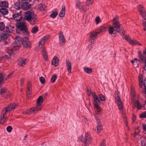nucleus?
<instances>
[{"label": "nucleus", "instance_id": "1", "mask_svg": "<svg viewBox=\"0 0 146 146\" xmlns=\"http://www.w3.org/2000/svg\"><path fill=\"white\" fill-rule=\"evenodd\" d=\"M17 106V105L16 103H13L9 105L7 107L3 109L0 117V121L1 124H3L5 121L7 113L15 109Z\"/></svg>", "mask_w": 146, "mask_h": 146}, {"label": "nucleus", "instance_id": "2", "mask_svg": "<svg viewBox=\"0 0 146 146\" xmlns=\"http://www.w3.org/2000/svg\"><path fill=\"white\" fill-rule=\"evenodd\" d=\"M24 18L29 22L31 25H35L37 22L36 16L32 11H28L25 12Z\"/></svg>", "mask_w": 146, "mask_h": 146}, {"label": "nucleus", "instance_id": "3", "mask_svg": "<svg viewBox=\"0 0 146 146\" xmlns=\"http://www.w3.org/2000/svg\"><path fill=\"white\" fill-rule=\"evenodd\" d=\"M119 28L120 25L118 21V17L116 15L113 18V26H110L109 28V33L110 35H112L119 32L118 30Z\"/></svg>", "mask_w": 146, "mask_h": 146}, {"label": "nucleus", "instance_id": "4", "mask_svg": "<svg viewBox=\"0 0 146 146\" xmlns=\"http://www.w3.org/2000/svg\"><path fill=\"white\" fill-rule=\"evenodd\" d=\"M115 102L118 106L119 109L120 110L121 114L123 115L125 114V112L124 110L122 102L119 96V92L116 91L115 92Z\"/></svg>", "mask_w": 146, "mask_h": 146}, {"label": "nucleus", "instance_id": "5", "mask_svg": "<svg viewBox=\"0 0 146 146\" xmlns=\"http://www.w3.org/2000/svg\"><path fill=\"white\" fill-rule=\"evenodd\" d=\"M97 35L96 31L92 32L90 33L89 39L90 41L91 44L89 45L90 47H89V48H90V50L92 49L93 47L95 41L96 40V37Z\"/></svg>", "mask_w": 146, "mask_h": 146}, {"label": "nucleus", "instance_id": "6", "mask_svg": "<svg viewBox=\"0 0 146 146\" xmlns=\"http://www.w3.org/2000/svg\"><path fill=\"white\" fill-rule=\"evenodd\" d=\"M43 99L42 96L38 97L36 101L37 105L33 108L36 110L37 112L41 110L42 106L41 105L43 103Z\"/></svg>", "mask_w": 146, "mask_h": 146}, {"label": "nucleus", "instance_id": "7", "mask_svg": "<svg viewBox=\"0 0 146 146\" xmlns=\"http://www.w3.org/2000/svg\"><path fill=\"white\" fill-rule=\"evenodd\" d=\"M0 94L2 96L5 98H8L12 96L11 93L5 88H3L1 89Z\"/></svg>", "mask_w": 146, "mask_h": 146}, {"label": "nucleus", "instance_id": "8", "mask_svg": "<svg viewBox=\"0 0 146 146\" xmlns=\"http://www.w3.org/2000/svg\"><path fill=\"white\" fill-rule=\"evenodd\" d=\"M59 39V44L60 46H64L65 44L66 39L63 33L60 31L59 32L58 35Z\"/></svg>", "mask_w": 146, "mask_h": 146}, {"label": "nucleus", "instance_id": "9", "mask_svg": "<svg viewBox=\"0 0 146 146\" xmlns=\"http://www.w3.org/2000/svg\"><path fill=\"white\" fill-rule=\"evenodd\" d=\"M23 39H22L20 36H17L15 39V42L12 44V45L16 47L19 46L22 43Z\"/></svg>", "mask_w": 146, "mask_h": 146}, {"label": "nucleus", "instance_id": "10", "mask_svg": "<svg viewBox=\"0 0 146 146\" xmlns=\"http://www.w3.org/2000/svg\"><path fill=\"white\" fill-rule=\"evenodd\" d=\"M23 39H22L20 36H17L15 39V42L12 44V45L16 47L19 46L22 43Z\"/></svg>", "mask_w": 146, "mask_h": 146}, {"label": "nucleus", "instance_id": "11", "mask_svg": "<svg viewBox=\"0 0 146 146\" xmlns=\"http://www.w3.org/2000/svg\"><path fill=\"white\" fill-rule=\"evenodd\" d=\"M123 38L127 40L131 45H134L137 44L140 46L141 45V44L136 40H132L127 36H124V37H123Z\"/></svg>", "mask_w": 146, "mask_h": 146}, {"label": "nucleus", "instance_id": "12", "mask_svg": "<svg viewBox=\"0 0 146 146\" xmlns=\"http://www.w3.org/2000/svg\"><path fill=\"white\" fill-rule=\"evenodd\" d=\"M17 51V48L14 46H12L11 45L10 47L8 48L7 52L10 56H11L14 55Z\"/></svg>", "mask_w": 146, "mask_h": 146}, {"label": "nucleus", "instance_id": "13", "mask_svg": "<svg viewBox=\"0 0 146 146\" xmlns=\"http://www.w3.org/2000/svg\"><path fill=\"white\" fill-rule=\"evenodd\" d=\"M92 138L90 133H87L85 134L84 143L89 145L92 142Z\"/></svg>", "mask_w": 146, "mask_h": 146}, {"label": "nucleus", "instance_id": "14", "mask_svg": "<svg viewBox=\"0 0 146 146\" xmlns=\"http://www.w3.org/2000/svg\"><path fill=\"white\" fill-rule=\"evenodd\" d=\"M17 27L23 32H27L26 26L24 22L18 23L16 25Z\"/></svg>", "mask_w": 146, "mask_h": 146}, {"label": "nucleus", "instance_id": "15", "mask_svg": "<svg viewBox=\"0 0 146 146\" xmlns=\"http://www.w3.org/2000/svg\"><path fill=\"white\" fill-rule=\"evenodd\" d=\"M139 83L140 88H144L146 84V78H145L144 81L143 82V77L142 75H140L139 77Z\"/></svg>", "mask_w": 146, "mask_h": 146}, {"label": "nucleus", "instance_id": "16", "mask_svg": "<svg viewBox=\"0 0 146 146\" xmlns=\"http://www.w3.org/2000/svg\"><path fill=\"white\" fill-rule=\"evenodd\" d=\"M22 44L26 48H30L31 46V44L29 41L28 38L27 37H25L23 38L22 42Z\"/></svg>", "mask_w": 146, "mask_h": 146}, {"label": "nucleus", "instance_id": "17", "mask_svg": "<svg viewBox=\"0 0 146 146\" xmlns=\"http://www.w3.org/2000/svg\"><path fill=\"white\" fill-rule=\"evenodd\" d=\"M92 94L94 99L93 103L94 105L96 106L97 105H100V102L99 97L95 92H93Z\"/></svg>", "mask_w": 146, "mask_h": 146}, {"label": "nucleus", "instance_id": "18", "mask_svg": "<svg viewBox=\"0 0 146 146\" xmlns=\"http://www.w3.org/2000/svg\"><path fill=\"white\" fill-rule=\"evenodd\" d=\"M13 17L14 19L17 21H21L23 18L20 12L14 14L13 15Z\"/></svg>", "mask_w": 146, "mask_h": 146}, {"label": "nucleus", "instance_id": "19", "mask_svg": "<svg viewBox=\"0 0 146 146\" xmlns=\"http://www.w3.org/2000/svg\"><path fill=\"white\" fill-rule=\"evenodd\" d=\"M5 28V31L8 34L12 33L15 29L14 26L12 25H7Z\"/></svg>", "mask_w": 146, "mask_h": 146}, {"label": "nucleus", "instance_id": "20", "mask_svg": "<svg viewBox=\"0 0 146 146\" xmlns=\"http://www.w3.org/2000/svg\"><path fill=\"white\" fill-rule=\"evenodd\" d=\"M143 105L138 101H135L134 102L133 108L135 109L136 108L138 110H140L143 107Z\"/></svg>", "mask_w": 146, "mask_h": 146}, {"label": "nucleus", "instance_id": "21", "mask_svg": "<svg viewBox=\"0 0 146 146\" xmlns=\"http://www.w3.org/2000/svg\"><path fill=\"white\" fill-rule=\"evenodd\" d=\"M27 59L25 58H21L18 60V64L20 66H23L26 63Z\"/></svg>", "mask_w": 146, "mask_h": 146}, {"label": "nucleus", "instance_id": "22", "mask_svg": "<svg viewBox=\"0 0 146 146\" xmlns=\"http://www.w3.org/2000/svg\"><path fill=\"white\" fill-rule=\"evenodd\" d=\"M36 112H37L33 108L30 109H29L26 111H23V113L24 115H27L30 114L35 113Z\"/></svg>", "mask_w": 146, "mask_h": 146}, {"label": "nucleus", "instance_id": "23", "mask_svg": "<svg viewBox=\"0 0 146 146\" xmlns=\"http://www.w3.org/2000/svg\"><path fill=\"white\" fill-rule=\"evenodd\" d=\"M59 60L57 56H54L52 61V64L57 67L59 63Z\"/></svg>", "mask_w": 146, "mask_h": 146}, {"label": "nucleus", "instance_id": "24", "mask_svg": "<svg viewBox=\"0 0 146 146\" xmlns=\"http://www.w3.org/2000/svg\"><path fill=\"white\" fill-rule=\"evenodd\" d=\"M66 67L67 68L68 71L69 73H70L71 72V68H72L71 63L70 62V61L66 59Z\"/></svg>", "mask_w": 146, "mask_h": 146}, {"label": "nucleus", "instance_id": "25", "mask_svg": "<svg viewBox=\"0 0 146 146\" xmlns=\"http://www.w3.org/2000/svg\"><path fill=\"white\" fill-rule=\"evenodd\" d=\"M7 8H1L0 9V13L3 15H7L9 11Z\"/></svg>", "mask_w": 146, "mask_h": 146}, {"label": "nucleus", "instance_id": "26", "mask_svg": "<svg viewBox=\"0 0 146 146\" xmlns=\"http://www.w3.org/2000/svg\"><path fill=\"white\" fill-rule=\"evenodd\" d=\"M31 6V5L29 3H22L21 7L24 10H28Z\"/></svg>", "mask_w": 146, "mask_h": 146}, {"label": "nucleus", "instance_id": "27", "mask_svg": "<svg viewBox=\"0 0 146 146\" xmlns=\"http://www.w3.org/2000/svg\"><path fill=\"white\" fill-rule=\"evenodd\" d=\"M0 7L1 8H8L9 7V4L7 2L2 1L0 2Z\"/></svg>", "mask_w": 146, "mask_h": 146}, {"label": "nucleus", "instance_id": "28", "mask_svg": "<svg viewBox=\"0 0 146 146\" xmlns=\"http://www.w3.org/2000/svg\"><path fill=\"white\" fill-rule=\"evenodd\" d=\"M41 52L42 56L44 58L45 60L46 61H47L48 60V58L46 54V51L45 48H44L43 46H42V50Z\"/></svg>", "mask_w": 146, "mask_h": 146}, {"label": "nucleus", "instance_id": "29", "mask_svg": "<svg viewBox=\"0 0 146 146\" xmlns=\"http://www.w3.org/2000/svg\"><path fill=\"white\" fill-rule=\"evenodd\" d=\"M65 13V6L64 5H62L61 10L59 13V16L60 17H63L64 16Z\"/></svg>", "mask_w": 146, "mask_h": 146}, {"label": "nucleus", "instance_id": "30", "mask_svg": "<svg viewBox=\"0 0 146 146\" xmlns=\"http://www.w3.org/2000/svg\"><path fill=\"white\" fill-rule=\"evenodd\" d=\"M9 35L7 33H4L0 35V38L2 40H5L7 39L9 37Z\"/></svg>", "mask_w": 146, "mask_h": 146}, {"label": "nucleus", "instance_id": "31", "mask_svg": "<svg viewBox=\"0 0 146 146\" xmlns=\"http://www.w3.org/2000/svg\"><path fill=\"white\" fill-rule=\"evenodd\" d=\"M76 6L78 8L81 10H82L84 9V6L82 5L80 3L78 0L76 2Z\"/></svg>", "mask_w": 146, "mask_h": 146}, {"label": "nucleus", "instance_id": "32", "mask_svg": "<svg viewBox=\"0 0 146 146\" xmlns=\"http://www.w3.org/2000/svg\"><path fill=\"white\" fill-rule=\"evenodd\" d=\"M97 132L99 133L103 129L102 126L100 122H98V124Z\"/></svg>", "mask_w": 146, "mask_h": 146}, {"label": "nucleus", "instance_id": "33", "mask_svg": "<svg viewBox=\"0 0 146 146\" xmlns=\"http://www.w3.org/2000/svg\"><path fill=\"white\" fill-rule=\"evenodd\" d=\"M84 72L87 73H91L92 71V69L90 68L85 67L84 69Z\"/></svg>", "mask_w": 146, "mask_h": 146}, {"label": "nucleus", "instance_id": "34", "mask_svg": "<svg viewBox=\"0 0 146 146\" xmlns=\"http://www.w3.org/2000/svg\"><path fill=\"white\" fill-rule=\"evenodd\" d=\"M131 97L133 98H132L134 99V98H135V94L134 90L133 87H131Z\"/></svg>", "mask_w": 146, "mask_h": 146}, {"label": "nucleus", "instance_id": "35", "mask_svg": "<svg viewBox=\"0 0 146 146\" xmlns=\"http://www.w3.org/2000/svg\"><path fill=\"white\" fill-rule=\"evenodd\" d=\"M5 24L2 22H0V31H3L5 28Z\"/></svg>", "mask_w": 146, "mask_h": 146}, {"label": "nucleus", "instance_id": "36", "mask_svg": "<svg viewBox=\"0 0 146 146\" xmlns=\"http://www.w3.org/2000/svg\"><path fill=\"white\" fill-rule=\"evenodd\" d=\"M46 6L43 4H40L39 5V8L41 10H46Z\"/></svg>", "mask_w": 146, "mask_h": 146}, {"label": "nucleus", "instance_id": "37", "mask_svg": "<svg viewBox=\"0 0 146 146\" xmlns=\"http://www.w3.org/2000/svg\"><path fill=\"white\" fill-rule=\"evenodd\" d=\"M38 27L37 26H34L31 29V32L33 33H35L38 31Z\"/></svg>", "mask_w": 146, "mask_h": 146}, {"label": "nucleus", "instance_id": "38", "mask_svg": "<svg viewBox=\"0 0 146 146\" xmlns=\"http://www.w3.org/2000/svg\"><path fill=\"white\" fill-rule=\"evenodd\" d=\"M138 11L140 13L145 11V9L144 7L141 5H139L138 7Z\"/></svg>", "mask_w": 146, "mask_h": 146}, {"label": "nucleus", "instance_id": "39", "mask_svg": "<svg viewBox=\"0 0 146 146\" xmlns=\"http://www.w3.org/2000/svg\"><path fill=\"white\" fill-rule=\"evenodd\" d=\"M4 80V77L2 74L0 73V86L2 85L3 83Z\"/></svg>", "mask_w": 146, "mask_h": 146}, {"label": "nucleus", "instance_id": "40", "mask_svg": "<svg viewBox=\"0 0 146 146\" xmlns=\"http://www.w3.org/2000/svg\"><path fill=\"white\" fill-rule=\"evenodd\" d=\"M57 76L56 75H53L51 78L50 82L52 83L54 82L57 79Z\"/></svg>", "mask_w": 146, "mask_h": 146}, {"label": "nucleus", "instance_id": "41", "mask_svg": "<svg viewBox=\"0 0 146 146\" xmlns=\"http://www.w3.org/2000/svg\"><path fill=\"white\" fill-rule=\"evenodd\" d=\"M14 7L16 9H19L20 8L19 4L18 2L15 3L14 4Z\"/></svg>", "mask_w": 146, "mask_h": 146}, {"label": "nucleus", "instance_id": "42", "mask_svg": "<svg viewBox=\"0 0 146 146\" xmlns=\"http://www.w3.org/2000/svg\"><path fill=\"white\" fill-rule=\"evenodd\" d=\"M140 13L142 17L144 19L146 20V11H144Z\"/></svg>", "mask_w": 146, "mask_h": 146}, {"label": "nucleus", "instance_id": "43", "mask_svg": "<svg viewBox=\"0 0 146 146\" xmlns=\"http://www.w3.org/2000/svg\"><path fill=\"white\" fill-rule=\"evenodd\" d=\"M99 99L103 101H105L106 100L105 97L102 94H100L99 95Z\"/></svg>", "mask_w": 146, "mask_h": 146}, {"label": "nucleus", "instance_id": "44", "mask_svg": "<svg viewBox=\"0 0 146 146\" xmlns=\"http://www.w3.org/2000/svg\"><path fill=\"white\" fill-rule=\"evenodd\" d=\"M139 117L141 118H146V112L144 111L141 114L139 115Z\"/></svg>", "mask_w": 146, "mask_h": 146}, {"label": "nucleus", "instance_id": "45", "mask_svg": "<svg viewBox=\"0 0 146 146\" xmlns=\"http://www.w3.org/2000/svg\"><path fill=\"white\" fill-rule=\"evenodd\" d=\"M139 131L138 129H136L135 130V132L134 134H133L132 136L135 138L136 137L139 135Z\"/></svg>", "mask_w": 146, "mask_h": 146}, {"label": "nucleus", "instance_id": "46", "mask_svg": "<svg viewBox=\"0 0 146 146\" xmlns=\"http://www.w3.org/2000/svg\"><path fill=\"white\" fill-rule=\"evenodd\" d=\"M58 14L57 12H54L50 14V16L51 17L54 18L57 16Z\"/></svg>", "mask_w": 146, "mask_h": 146}, {"label": "nucleus", "instance_id": "47", "mask_svg": "<svg viewBox=\"0 0 146 146\" xmlns=\"http://www.w3.org/2000/svg\"><path fill=\"white\" fill-rule=\"evenodd\" d=\"M99 105H94L95 108L96 109V110L98 112H100L101 111V109L100 106H99Z\"/></svg>", "mask_w": 146, "mask_h": 146}, {"label": "nucleus", "instance_id": "48", "mask_svg": "<svg viewBox=\"0 0 146 146\" xmlns=\"http://www.w3.org/2000/svg\"><path fill=\"white\" fill-rule=\"evenodd\" d=\"M93 2V0H87L86 1V5L88 6L92 4Z\"/></svg>", "mask_w": 146, "mask_h": 146}, {"label": "nucleus", "instance_id": "49", "mask_svg": "<svg viewBox=\"0 0 146 146\" xmlns=\"http://www.w3.org/2000/svg\"><path fill=\"white\" fill-rule=\"evenodd\" d=\"M40 82L42 84H44L45 83V80L44 78L42 77H41L39 78Z\"/></svg>", "mask_w": 146, "mask_h": 146}, {"label": "nucleus", "instance_id": "50", "mask_svg": "<svg viewBox=\"0 0 146 146\" xmlns=\"http://www.w3.org/2000/svg\"><path fill=\"white\" fill-rule=\"evenodd\" d=\"M95 21L97 24H99L100 22V17H97Z\"/></svg>", "mask_w": 146, "mask_h": 146}, {"label": "nucleus", "instance_id": "51", "mask_svg": "<svg viewBox=\"0 0 146 146\" xmlns=\"http://www.w3.org/2000/svg\"><path fill=\"white\" fill-rule=\"evenodd\" d=\"M45 42L46 41H45L43 40L42 39H41L39 42V46H40V44L41 45H44Z\"/></svg>", "mask_w": 146, "mask_h": 146}, {"label": "nucleus", "instance_id": "52", "mask_svg": "<svg viewBox=\"0 0 146 146\" xmlns=\"http://www.w3.org/2000/svg\"><path fill=\"white\" fill-rule=\"evenodd\" d=\"M7 130L8 132H11L12 130V128L11 126H9L7 127Z\"/></svg>", "mask_w": 146, "mask_h": 146}, {"label": "nucleus", "instance_id": "53", "mask_svg": "<svg viewBox=\"0 0 146 146\" xmlns=\"http://www.w3.org/2000/svg\"><path fill=\"white\" fill-rule=\"evenodd\" d=\"M25 79L24 78H21L20 80L21 86H22L24 84Z\"/></svg>", "mask_w": 146, "mask_h": 146}, {"label": "nucleus", "instance_id": "54", "mask_svg": "<svg viewBox=\"0 0 146 146\" xmlns=\"http://www.w3.org/2000/svg\"><path fill=\"white\" fill-rule=\"evenodd\" d=\"M22 3H29L31 0H21Z\"/></svg>", "mask_w": 146, "mask_h": 146}, {"label": "nucleus", "instance_id": "55", "mask_svg": "<svg viewBox=\"0 0 146 146\" xmlns=\"http://www.w3.org/2000/svg\"><path fill=\"white\" fill-rule=\"evenodd\" d=\"M87 93L88 95L89 96H90L91 95V90L90 88H87Z\"/></svg>", "mask_w": 146, "mask_h": 146}, {"label": "nucleus", "instance_id": "56", "mask_svg": "<svg viewBox=\"0 0 146 146\" xmlns=\"http://www.w3.org/2000/svg\"><path fill=\"white\" fill-rule=\"evenodd\" d=\"M100 146H106L105 142L104 140H103L102 142L100 143Z\"/></svg>", "mask_w": 146, "mask_h": 146}, {"label": "nucleus", "instance_id": "57", "mask_svg": "<svg viewBox=\"0 0 146 146\" xmlns=\"http://www.w3.org/2000/svg\"><path fill=\"white\" fill-rule=\"evenodd\" d=\"M48 37H49V36H44V37H43L41 39H42L43 40L45 41L46 42V40H47L48 39Z\"/></svg>", "mask_w": 146, "mask_h": 146}, {"label": "nucleus", "instance_id": "58", "mask_svg": "<svg viewBox=\"0 0 146 146\" xmlns=\"http://www.w3.org/2000/svg\"><path fill=\"white\" fill-rule=\"evenodd\" d=\"M102 32V29L101 28H100L99 29H97L96 30V32L97 34H98Z\"/></svg>", "mask_w": 146, "mask_h": 146}, {"label": "nucleus", "instance_id": "59", "mask_svg": "<svg viewBox=\"0 0 146 146\" xmlns=\"http://www.w3.org/2000/svg\"><path fill=\"white\" fill-rule=\"evenodd\" d=\"M27 88L31 89V85L30 82H29L27 84Z\"/></svg>", "mask_w": 146, "mask_h": 146}, {"label": "nucleus", "instance_id": "60", "mask_svg": "<svg viewBox=\"0 0 146 146\" xmlns=\"http://www.w3.org/2000/svg\"><path fill=\"white\" fill-rule=\"evenodd\" d=\"M138 60L137 58H135L133 60H131V62L132 64H133L135 62V61H137Z\"/></svg>", "mask_w": 146, "mask_h": 146}, {"label": "nucleus", "instance_id": "61", "mask_svg": "<svg viewBox=\"0 0 146 146\" xmlns=\"http://www.w3.org/2000/svg\"><path fill=\"white\" fill-rule=\"evenodd\" d=\"M102 32L105 31H106V27L104 26H103L101 27Z\"/></svg>", "mask_w": 146, "mask_h": 146}, {"label": "nucleus", "instance_id": "62", "mask_svg": "<svg viewBox=\"0 0 146 146\" xmlns=\"http://www.w3.org/2000/svg\"><path fill=\"white\" fill-rule=\"evenodd\" d=\"M94 115L95 116L96 119H98V118H99V117L100 116V115L99 114H98L97 113H96L94 114Z\"/></svg>", "mask_w": 146, "mask_h": 146}, {"label": "nucleus", "instance_id": "63", "mask_svg": "<svg viewBox=\"0 0 146 146\" xmlns=\"http://www.w3.org/2000/svg\"><path fill=\"white\" fill-rule=\"evenodd\" d=\"M141 146H146V144L145 143L144 141L142 140L141 141Z\"/></svg>", "mask_w": 146, "mask_h": 146}, {"label": "nucleus", "instance_id": "64", "mask_svg": "<svg viewBox=\"0 0 146 146\" xmlns=\"http://www.w3.org/2000/svg\"><path fill=\"white\" fill-rule=\"evenodd\" d=\"M143 128L145 131H146V124H143Z\"/></svg>", "mask_w": 146, "mask_h": 146}]
</instances>
